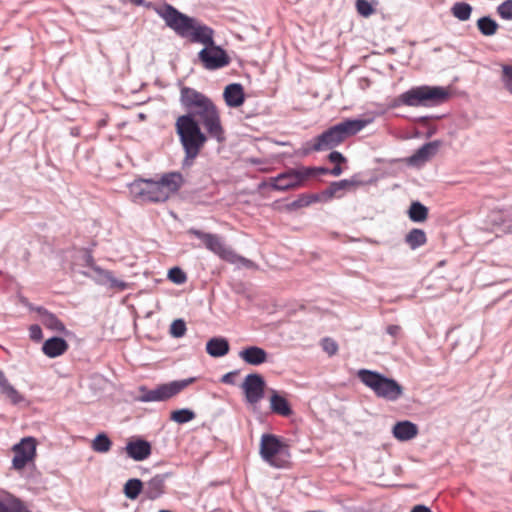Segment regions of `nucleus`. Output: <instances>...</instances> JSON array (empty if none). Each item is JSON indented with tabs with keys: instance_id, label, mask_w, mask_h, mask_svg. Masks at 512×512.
Here are the masks:
<instances>
[{
	"instance_id": "1",
	"label": "nucleus",
	"mask_w": 512,
	"mask_h": 512,
	"mask_svg": "<svg viewBox=\"0 0 512 512\" xmlns=\"http://www.w3.org/2000/svg\"><path fill=\"white\" fill-rule=\"evenodd\" d=\"M180 103L191 114L193 119L201 120L210 137L218 142L225 140L224 129L221 125L220 115L213 101L205 94L194 88L182 86L180 88Z\"/></svg>"
},
{
	"instance_id": "2",
	"label": "nucleus",
	"mask_w": 512,
	"mask_h": 512,
	"mask_svg": "<svg viewBox=\"0 0 512 512\" xmlns=\"http://www.w3.org/2000/svg\"><path fill=\"white\" fill-rule=\"evenodd\" d=\"M156 12L178 36L188 38L193 43L203 44L204 47L215 42L214 30L211 27L180 12L171 4L165 3L157 8Z\"/></svg>"
},
{
	"instance_id": "3",
	"label": "nucleus",
	"mask_w": 512,
	"mask_h": 512,
	"mask_svg": "<svg viewBox=\"0 0 512 512\" xmlns=\"http://www.w3.org/2000/svg\"><path fill=\"white\" fill-rule=\"evenodd\" d=\"M175 128L185 152L182 168H189L193 165L194 159L199 155L207 142V136L202 132L197 119H193L191 114H184L178 117Z\"/></svg>"
},
{
	"instance_id": "4",
	"label": "nucleus",
	"mask_w": 512,
	"mask_h": 512,
	"mask_svg": "<svg viewBox=\"0 0 512 512\" xmlns=\"http://www.w3.org/2000/svg\"><path fill=\"white\" fill-rule=\"evenodd\" d=\"M367 124L361 119H346L325 130L306 143V153L314 151L321 152L331 150L340 145L347 138L357 134Z\"/></svg>"
},
{
	"instance_id": "5",
	"label": "nucleus",
	"mask_w": 512,
	"mask_h": 512,
	"mask_svg": "<svg viewBox=\"0 0 512 512\" xmlns=\"http://www.w3.org/2000/svg\"><path fill=\"white\" fill-rule=\"evenodd\" d=\"M357 376L378 398L395 402L403 396V386L395 379L389 378L378 371L361 369Z\"/></svg>"
},
{
	"instance_id": "6",
	"label": "nucleus",
	"mask_w": 512,
	"mask_h": 512,
	"mask_svg": "<svg viewBox=\"0 0 512 512\" xmlns=\"http://www.w3.org/2000/svg\"><path fill=\"white\" fill-rule=\"evenodd\" d=\"M449 97L450 92L445 87L422 85L402 93L398 100L411 107H434L445 103Z\"/></svg>"
},
{
	"instance_id": "7",
	"label": "nucleus",
	"mask_w": 512,
	"mask_h": 512,
	"mask_svg": "<svg viewBox=\"0 0 512 512\" xmlns=\"http://www.w3.org/2000/svg\"><path fill=\"white\" fill-rule=\"evenodd\" d=\"M196 377H190L182 380H175L169 383L157 385L154 389H149L145 385H140L137 394L133 396L136 402H165L178 395L182 390L196 382Z\"/></svg>"
},
{
	"instance_id": "8",
	"label": "nucleus",
	"mask_w": 512,
	"mask_h": 512,
	"mask_svg": "<svg viewBox=\"0 0 512 512\" xmlns=\"http://www.w3.org/2000/svg\"><path fill=\"white\" fill-rule=\"evenodd\" d=\"M188 233L200 239L204 246L209 251L218 255L221 259L225 261L235 263L237 260H240L244 262L246 266H249V264L251 263L250 260L237 256L231 248L227 247L223 243L221 237L218 236L217 234L203 232L195 228L189 229Z\"/></svg>"
},
{
	"instance_id": "9",
	"label": "nucleus",
	"mask_w": 512,
	"mask_h": 512,
	"mask_svg": "<svg viewBox=\"0 0 512 512\" xmlns=\"http://www.w3.org/2000/svg\"><path fill=\"white\" fill-rule=\"evenodd\" d=\"M288 445L283 443L281 439L274 434H263L260 440V455L261 458L269 465L282 468L284 461H281L277 456L287 454Z\"/></svg>"
},
{
	"instance_id": "10",
	"label": "nucleus",
	"mask_w": 512,
	"mask_h": 512,
	"mask_svg": "<svg viewBox=\"0 0 512 512\" xmlns=\"http://www.w3.org/2000/svg\"><path fill=\"white\" fill-rule=\"evenodd\" d=\"M198 59L207 70H217L230 64L231 59L227 52L213 42L198 53Z\"/></svg>"
},
{
	"instance_id": "11",
	"label": "nucleus",
	"mask_w": 512,
	"mask_h": 512,
	"mask_svg": "<svg viewBox=\"0 0 512 512\" xmlns=\"http://www.w3.org/2000/svg\"><path fill=\"white\" fill-rule=\"evenodd\" d=\"M37 442L33 437H25L13 446L14 457L12 466L15 470H22L28 463L33 462L36 457Z\"/></svg>"
},
{
	"instance_id": "12",
	"label": "nucleus",
	"mask_w": 512,
	"mask_h": 512,
	"mask_svg": "<svg viewBox=\"0 0 512 512\" xmlns=\"http://www.w3.org/2000/svg\"><path fill=\"white\" fill-rule=\"evenodd\" d=\"M265 387L266 382L261 374H248L241 384L246 403L255 405L260 402L265 396Z\"/></svg>"
},
{
	"instance_id": "13",
	"label": "nucleus",
	"mask_w": 512,
	"mask_h": 512,
	"mask_svg": "<svg viewBox=\"0 0 512 512\" xmlns=\"http://www.w3.org/2000/svg\"><path fill=\"white\" fill-rule=\"evenodd\" d=\"M270 187L276 191H288L301 187L298 178L295 177L294 168H289L275 177H270L268 181L259 184V189Z\"/></svg>"
},
{
	"instance_id": "14",
	"label": "nucleus",
	"mask_w": 512,
	"mask_h": 512,
	"mask_svg": "<svg viewBox=\"0 0 512 512\" xmlns=\"http://www.w3.org/2000/svg\"><path fill=\"white\" fill-rule=\"evenodd\" d=\"M442 142L434 140L422 145L410 157L407 158V164L413 167H421L436 155Z\"/></svg>"
},
{
	"instance_id": "15",
	"label": "nucleus",
	"mask_w": 512,
	"mask_h": 512,
	"mask_svg": "<svg viewBox=\"0 0 512 512\" xmlns=\"http://www.w3.org/2000/svg\"><path fill=\"white\" fill-rule=\"evenodd\" d=\"M144 187L137 192L138 196L148 202H165L169 193L161 187L158 181L142 180Z\"/></svg>"
},
{
	"instance_id": "16",
	"label": "nucleus",
	"mask_w": 512,
	"mask_h": 512,
	"mask_svg": "<svg viewBox=\"0 0 512 512\" xmlns=\"http://www.w3.org/2000/svg\"><path fill=\"white\" fill-rule=\"evenodd\" d=\"M361 185H364V182L360 180L358 174H354L350 179L331 182L322 192V195L327 198H332L337 196V193L341 190H351Z\"/></svg>"
},
{
	"instance_id": "17",
	"label": "nucleus",
	"mask_w": 512,
	"mask_h": 512,
	"mask_svg": "<svg viewBox=\"0 0 512 512\" xmlns=\"http://www.w3.org/2000/svg\"><path fill=\"white\" fill-rule=\"evenodd\" d=\"M223 97L228 107L236 108L241 106L245 100L243 86L240 83L227 85L224 89Z\"/></svg>"
},
{
	"instance_id": "18",
	"label": "nucleus",
	"mask_w": 512,
	"mask_h": 512,
	"mask_svg": "<svg viewBox=\"0 0 512 512\" xmlns=\"http://www.w3.org/2000/svg\"><path fill=\"white\" fill-rule=\"evenodd\" d=\"M239 357L249 365L259 366L267 361L268 353L261 347L249 346L239 352Z\"/></svg>"
},
{
	"instance_id": "19",
	"label": "nucleus",
	"mask_w": 512,
	"mask_h": 512,
	"mask_svg": "<svg viewBox=\"0 0 512 512\" xmlns=\"http://www.w3.org/2000/svg\"><path fill=\"white\" fill-rule=\"evenodd\" d=\"M151 452L152 446L149 441L137 437L130 438V458L143 461L151 455Z\"/></svg>"
},
{
	"instance_id": "20",
	"label": "nucleus",
	"mask_w": 512,
	"mask_h": 512,
	"mask_svg": "<svg viewBox=\"0 0 512 512\" xmlns=\"http://www.w3.org/2000/svg\"><path fill=\"white\" fill-rule=\"evenodd\" d=\"M168 474H157L144 487V495L150 500L159 498L165 492V480Z\"/></svg>"
},
{
	"instance_id": "21",
	"label": "nucleus",
	"mask_w": 512,
	"mask_h": 512,
	"mask_svg": "<svg viewBox=\"0 0 512 512\" xmlns=\"http://www.w3.org/2000/svg\"><path fill=\"white\" fill-rule=\"evenodd\" d=\"M392 433L400 441H409L417 436L418 426L408 420L399 421L393 426Z\"/></svg>"
},
{
	"instance_id": "22",
	"label": "nucleus",
	"mask_w": 512,
	"mask_h": 512,
	"mask_svg": "<svg viewBox=\"0 0 512 512\" xmlns=\"http://www.w3.org/2000/svg\"><path fill=\"white\" fill-rule=\"evenodd\" d=\"M158 182L168 193H176L183 186L184 178L180 172H168L164 173Z\"/></svg>"
},
{
	"instance_id": "23",
	"label": "nucleus",
	"mask_w": 512,
	"mask_h": 512,
	"mask_svg": "<svg viewBox=\"0 0 512 512\" xmlns=\"http://www.w3.org/2000/svg\"><path fill=\"white\" fill-rule=\"evenodd\" d=\"M230 345L224 337H213L206 343V352L214 358H220L229 353Z\"/></svg>"
},
{
	"instance_id": "24",
	"label": "nucleus",
	"mask_w": 512,
	"mask_h": 512,
	"mask_svg": "<svg viewBox=\"0 0 512 512\" xmlns=\"http://www.w3.org/2000/svg\"><path fill=\"white\" fill-rule=\"evenodd\" d=\"M270 409L273 413L283 417H289L293 414V410L288 400L277 391H272V395L270 397Z\"/></svg>"
},
{
	"instance_id": "25",
	"label": "nucleus",
	"mask_w": 512,
	"mask_h": 512,
	"mask_svg": "<svg viewBox=\"0 0 512 512\" xmlns=\"http://www.w3.org/2000/svg\"><path fill=\"white\" fill-rule=\"evenodd\" d=\"M68 347V343L63 338L53 337L44 342L42 350L48 357L55 358L64 354Z\"/></svg>"
},
{
	"instance_id": "26",
	"label": "nucleus",
	"mask_w": 512,
	"mask_h": 512,
	"mask_svg": "<svg viewBox=\"0 0 512 512\" xmlns=\"http://www.w3.org/2000/svg\"><path fill=\"white\" fill-rule=\"evenodd\" d=\"M0 512H30L24 502L12 494L0 497Z\"/></svg>"
},
{
	"instance_id": "27",
	"label": "nucleus",
	"mask_w": 512,
	"mask_h": 512,
	"mask_svg": "<svg viewBox=\"0 0 512 512\" xmlns=\"http://www.w3.org/2000/svg\"><path fill=\"white\" fill-rule=\"evenodd\" d=\"M1 394L13 405H18L25 400L24 396L6 378L0 383Z\"/></svg>"
},
{
	"instance_id": "28",
	"label": "nucleus",
	"mask_w": 512,
	"mask_h": 512,
	"mask_svg": "<svg viewBox=\"0 0 512 512\" xmlns=\"http://www.w3.org/2000/svg\"><path fill=\"white\" fill-rule=\"evenodd\" d=\"M427 242L426 233L424 230L419 228L411 229L405 236V243L412 249L415 250L423 246Z\"/></svg>"
},
{
	"instance_id": "29",
	"label": "nucleus",
	"mask_w": 512,
	"mask_h": 512,
	"mask_svg": "<svg viewBox=\"0 0 512 512\" xmlns=\"http://www.w3.org/2000/svg\"><path fill=\"white\" fill-rule=\"evenodd\" d=\"M408 217L415 223L424 222L428 218V208L419 201H413L408 209Z\"/></svg>"
},
{
	"instance_id": "30",
	"label": "nucleus",
	"mask_w": 512,
	"mask_h": 512,
	"mask_svg": "<svg viewBox=\"0 0 512 512\" xmlns=\"http://www.w3.org/2000/svg\"><path fill=\"white\" fill-rule=\"evenodd\" d=\"M320 200V196L318 194H300L298 198L288 204H286L285 209L287 211H296L300 208L307 207L310 204L317 202Z\"/></svg>"
},
{
	"instance_id": "31",
	"label": "nucleus",
	"mask_w": 512,
	"mask_h": 512,
	"mask_svg": "<svg viewBox=\"0 0 512 512\" xmlns=\"http://www.w3.org/2000/svg\"><path fill=\"white\" fill-rule=\"evenodd\" d=\"M477 28L483 36H493L496 34L499 24L490 16H483L477 20Z\"/></svg>"
},
{
	"instance_id": "32",
	"label": "nucleus",
	"mask_w": 512,
	"mask_h": 512,
	"mask_svg": "<svg viewBox=\"0 0 512 512\" xmlns=\"http://www.w3.org/2000/svg\"><path fill=\"white\" fill-rule=\"evenodd\" d=\"M473 7L466 2H456L451 7L452 15L460 21H467L470 19Z\"/></svg>"
},
{
	"instance_id": "33",
	"label": "nucleus",
	"mask_w": 512,
	"mask_h": 512,
	"mask_svg": "<svg viewBox=\"0 0 512 512\" xmlns=\"http://www.w3.org/2000/svg\"><path fill=\"white\" fill-rule=\"evenodd\" d=\"M196 417L193 410L182 408L171 412L170 419L178 424H184L192 421Z\"/></svg>"
},
{
	"instance_id": "34",
	"label": "nucleus",
	"mask_w": 512,
	"mask_h": 512,
	"mask_svg": "<svg viewBox=\"0 0 512 512\" xmlns=\"http://www.w3.org/2000/svg\"><path fill=\"white\" fill-rule=\"evenodd\" d=\"M43 325L56 332H64L65 325L52 313L46 312L42 315Z\"/></svg>"
},
{
	"instance_id": "35",
	"label": "nucleus",
	"mask_w": 512,
	"mask_h": 512,
	"mask_svg": "<svg viewBox=\"0 0 512 512\" xmlns=\"http://www.w3.org/2000/svg\"><path fill=\"white\" fill-rule=\"evenodd\" d=\"M111 447V441L105 434H99L92 442V448L96 452H107Z\"/></svg>"
},
{
	"instance_id": "36",
	"label": "nucleus",
	"mask_w": 512,
	"mask_h": 512,
	"mask_svg": "<svg viewBox=\"0 0 512 512\" xmlns=\"http://www.w3.org/2000/svg\"><path fill=\"white\" fill-rule=\"evenodd\" d=\"M510 214L505 213V209L493 210L488 215V221L494 226H497L503 232L504 217H508Z\"/></svg>"
},
{
	"instance_id": "37",
	"label": "nucleus",
	"mask_w": 512,
	"mask_h": 512,
	"mask_svg": "<svg viewBox=\"0 0 512 512\" xmlns=\"http://www.w3.org/2000/svg\"><path fill=\"white\" fill-rule=\"evenodd\" d=\"M167 277L171 282L177 285L184 284L187 281L186 273L178 266L170 268Z\"/></svg>"
},
{
	"instance_id": "38",
	"label": "nucleus",
	"mask_w": 512,
	"mask_h": 512,
	"mask_svg": "<svg viewBox=\"0 0 512 512\" xmlns=\"http://www.w3.org/2000/svg\"><path fill=\"white\" fill-rule=\"evenodd\" d=\"M373 3L377 4L378 2L373 0L372 2H369L368 0H356V9L357 12L367 18L371 16L374 13Z\"/></svg>"
},
{
	"instance_id": "39",
	"label": "nucleus",
	"mask_w": 512,
	"mask_h": 512,
	"mask_svg": "<svg viewBox=\"0 0 512 512\" xmlns=\"http://www.w3.org/2000/svg\"><path fill=\"white\" fill-rule=\"evenodd\" d=\"M295 177L298 178L300 185L303 186L304 182L310 177L316 176L315 167L294 168Z\"/></svg>"
},
{
	"instance_id": "40",
	"label": "nucleus",
	"mask_w": 512,
	"mask_h": 512,
	"mask_svg": "<svg viewBox=\"0 0 512 512\" xmlns=\"http://www.w3.org/2000/svg\"><path fill=\"white\" fill-rule=\"evenodd\" d=\"M186 330V323L183 319H175L170 325V334L175 338L183 337Z\"/></svg>"
},
{
	"instance_id": "41",
	"label": "nucleus",
	"mask_w": 512,
	"mask_h": 512,
	"mask_svg": "<svg viewBox=\"0 0 512 512\" xmlns=\"http://www.w3.org/2000/svg\"><path fill=\"white\" fill-rule=\"evenodd\" d=\"M498 15L505 20H512V0H505L496 9Z\"/></svg>"
},
{
	"instance_id": "42",
	"label": "nucleus",
	"mask_w": 512,
	"mask_h": 512,
	"mask_svg": "<svg viewBox=\"0 0 512 512\" xmlns=\"http://www.w3.org/2000/svg\"><path fill=\"white\" fill-rule=\"evenodd\" d=\"M144 493L143 482L138 478H130V500H135L137 497Z\"/></svg>"
},
{
	"instance_id": "43",
	"label": "nucleus",
	"mask_w": 512,
	"mask_h": 512,
	"mask_svg": "<svg viewBox=\"0 0 512 512\" xmlns=\"http://www.w3.org/2000/svg\"><path fill=\"white\" fill-rule=\"evenodd\" d=\"M322 348L329 355H335L338 351V344L332 338L326 337L322 340Z\"/></svg>"
},
{
	"instance_id": "44",
	"label": "nucleus",
	"mask_w": 512,
	"mask_h": 512,
	"mask_svg": "<svg viewBox=\"0 0 512 512\" xmlns=\"http://www.w3.org/2000/svg\"><path fill=\"white\" fill-rule=\"evenodd\" d=\"M503 76L505 87L512 93V66L506 65L503 67Z\"/></svg>"
},
{
	"instance_id": "45",
	"label": "nucleus",
	"mask_w": 512,
	"mask_h": 512,
	"mask_svg": "<svg viewBox=\"0 0 512 512\" xmlns=\"http://www.w3.org/2000/svg\"><path fill=\"white\" fill-rule=\"evenodd\" d=\"M328 160L331 162V163H335L336 165H340L341 163H345L346 162V158L345 156L339 152V151H332L329 153L328 155Z\"/></svg>"
},
{
	"instance_id": "46",
	"label": "nucleus",
	"mask_w": 512,
	"mask_h": 512,
	"mask_svg": "<svg viewBox=\"0 0 512 512\" xmlns=\"http://www.w3.org/2000/svg\"><path fill=\"white\" fill-rule=\"evenodd\" d=\"M505 213H509L508 217H504L503 232L512 233V208L505 209Z\"/></svg>"
},
{
	"instance_id": "47",
	"label": "nucleus",
	"mask_w": 512,
	"mask_h": 512,
	"mask_svg": "<svg viewBox=\"0 0 512 512\" xmlns=\"http://www.w3.org/2000/svg\"><path fill=\"white\" fill-rule=\"evenodd\" d=\"M238 375V371L234 370L224 374L221 378V382L228 385H235V377Z\"/></svg>"
},
{
	"instance_id": "48",
	"label": "nucleus",
	"mask_w": 512,
	"mask_h": 512,
	"mask_svg": "<svg viewBox=\"0 0 512 512\" xmlns=\"http://www.w3.org/2000/svg\"><path fill=\"white\" fill-rule=\"evenodd\" d=\"M400 331H401V327L399 325L393 324V325L387 326V328H386V333L394 338H396L400 334Z\"/></svg>"
},
{
	"instance_id": "49",
	"label": "nucleus",
	"mask_w": 512,
	"mask_h": 512,
	"mask_svg": "<svg viewBox=\"0 0 512 512\" xmlns=\"http://www.w3.org/2000/svg\"><path fill=\"white\" fill-rule=\"evenodd\" d=\"M30 333H31V337H32L33 339H40V337H41V333H42V332H41V329H40V327H39V326H37V325H33V326H31V328H30Z\"/></svg>"
},
{
	"instance_id": "50",
	"label": "nucleus",
	"mask_w": 512,
	"mask_h": 512,
	"mask_svg": "<svg viewBox=\"0 0 512 512\" xmlns=\"http://www.w3.org/2000/svg\"><path fill=\"white\" fill-rule=\"evenodd\" d=\"M411 512H432L431 509L425 505H416L412 508Z\"/></svg>"
},
{
	"instance_id": "51",
	"label": "nucleus",
	"mask_w": 512,
	"mask_h": 512,
	"mask_svg": "<svg viewBox=\"0 0 512 512\" xmlns=\"http://www.w3.org/2000/svg\"><path fill=\"white\" fill-rule=\"evenodd\" d=\"M330 174L337 177V176H340L343 172V169L340 165H335L332 169H330Z\"/></svg>"
},
{
	"instance_id": "52",
	"label": "nucleus",
	"mask_w": 512,
	"mask_h": 512,
	"mask_svg": "<svg viewBox=\"0 0 512 512\" xmlns=\"http://www.w3.org/2000/svg\"><path fill=\"white\" fill-rule=\"evenodd\" d=\"M316 175L330 174V169L326 167H315Z\"/></svg>"
},
{
	"instance_id": "53",
	"label": "nucleus",
	"mask_w": 512,
	"mask_h": 512,
	"mask_svg": "<svg viewBox=\"0 0 512 512\" xmlns=\"http://www.w3.org/2000/svg\"><path fill=\"white\" fill-rule=\"evenodd\" d=\"M130 3L135 5H146L148 7L151 5L150 3H146L145 0H130Z\"/></svg>"
},
{
	"instance_id": "54",
	"label": "nucleus",
	"mask_w": 512,
	"mask_h": 512,
	"mask_svg": "<svg viewBox=\"0 0 512 512\" xmlns=\"http://www.w3.org/2000/svg\"><path fill=\"white\" fill-rule=\"evenodd\" d=\"M128 491H129V488H128V481L123 485V493L128 496Z\"/></svg>"
},
{
	"instance_id": "55",
	"label": "nucleus",
	"mask_w": 512,
	"mask_h": 512,
	"mask_svg": "<svg viewBox=\"0 0 512 512\" xmlns=\"http://www.w3.org/2000/svg\"><path fill=\"white\" fill-rule=\"evenodd\" d=\"M137 118L139 121H144L146 119V114L144 113H138Z\"/></svg>"
},
{
	"instance_id": "56",
	"label": "nucleus",
	"mask_w": 512,
	"mask_h": 512,
	"mask_svg": "<svg viewBox=\"0 0 512 512\" xmlns=\"http://www.w3.org/2000/svg\"><path fill=\"white\" fill-rule=\"evenodd\" d=\"M6 379L3 371L0 369V383Z\"/></svg>"
},
{
	"instance_id": "57",
	"label": "nucleus",
	"mask_w": 512,
	"mask_h": 512,
	"mask_svg": "<svg viewBox=\"0 0 512 512\" xmlns=\"http://www.w3.org/2000/svg\"><path fill=\"white\" fill-rule=\"evenodd\" d=\"M387 52H388V53H392V54H393V53H395V52H396V49H395V48H393V47H390V48H388V49H387Z\"/></svg>"
},
{
	"instance_id": "58",
	"label": "nucleus",
	"mask_w": 512,
	"mask_h": 512,
	"mask_svg": "<svg viewBox=\"0 0 512 512\" xmlns=\"http://www.w3.org/2000/svg\"><path fill=\"white\" fill-rule=\"evenodd\" d=\"M428 119H429V117H427V116H423V117H421V118H420V121L425 122V121H427Z\"/></svg>"
},
{
	"instance_id": "59",
	"label": "nucleus",
	"mask_w": 512,
	"mask_h": 512,
	"mask_svg": "<svg viewBox=\"0 0 512 512\" xmlns=\"http://www.w3.org/2000/svg\"><path fill=\"white\" fill-rule=\"evenodd\" d=\"M460 345H461V344H460V342H457V343L455 344L454 350H457L458 348H460Z\"/></svg>"
},
{
	"instance_id": "60",
	"label": "nucleus",
	"mask_w": 512,
	"mask_h": 512,
	"mask_svg": "<svg viewBox=\"0 0 512 512\" xmlns=\"http://www.w3.org/2000/svg\"><path fill=\"white\" fill-rule=\"evenodd\" d=\"M159 512H172L170 510H160Z\"/></svg>"
},
{
	"instance_id": "61",
	"label": "nucleus",
	"mask_w": 512,
	"mask_h": 512,
	"mask_svg": "<svg viewBox=\"0 0 512 512\" xmlns=\"http://www.w3.org/2000/svg\"><path fill=\"white\" fill-rule=\"evenodd\" d=\"M130 187H135V183H130Z\"/></svg>"
}]
</instances>
